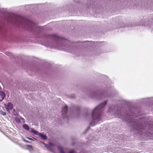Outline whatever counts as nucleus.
Wrapping results in <instances>:
<instances>
[{
    "mask_svg": "<svg viewBox=\"0 0 153 153\" xmlns=\"http://www.w3.org/2000/svg\"><path fill=\"white\" fill-rule=\"evenodd\" d=\"M6 17V21L7 25L4 30V33L2 32L1 20V38L3 35L6 37L10 36L12 31L11 27L13 26L20 32L27 31L31 33L39 39V40L41 42L42 45L47 47L50 46L51 48H59L72 52L75 50L74 45H72L74 42H72L56 34H45L44 33L41 28L36 27L32 21L29 22L19 21L11 16H7Z\"/></svg>",
    "mask_w": 153,
    "mask_h": 153,
    "instance_id": "f257e3e1",
    "label": "nucleus"
},
{
    "mask_svg": "<svg viewBox=\"0 0 153 153\" xmlns=\"http://www.w3.org/2000/svg\"><path fill=\"white\" fill-rule=\"evenodd\" d=\"M108 111L130 124L134 130L141 134L148 135L151 131H153V123L149 122L147 117L136 118L141 115L140 108L136 106L132 105L126 107L114 104L109 106Z\"/></svg>",
    "mask_w": 153,
    "mask_h": 153,
    "instance_id": "f03ea898",
    "label": "nucleus"
},
{
    "mask_svg": "<svg viewBox=\"0 0 153 153\" xmlns=\"http://www.w3.org/2000/svg\"><path fill=\"white\" fill-rule=\"evenodd\" d=\"M107 100H105L103 102L99 104L93 109L91 114L88 111L85 112L84 115L86 118H88L91 117V120L89 126L83 133V134H86L90 129V126H93L102 120V117L103 114V109L107 104Z\"/></svg>",
    "mask_w": 153,
    "mask_h": 153,
    "instance_id": "7ed1b4c3",
    "label": "nucleus"
},
{
    "mask_svg": "<svg viewBox=\"0 0 153 153\" xmlns=\"http://www.w3.org/2000/svg\"><path fill=\"white\" fill-rule=\"evenodd\" d=\"M85 94L90 97L96 100H101L106 97H111V94L110 93L107 88L100 89L97 87L87 89L85 91Z\"/></svg>",
    "mask_w": 153,
    "mask_h": 153,
    "instance_id": "20e7f679",
    "label": "nucleus"
},
{
    "mask_svg": "<svg viewBox=\"0 0 153 153\" xmlns=\"http://www.w3.org/2000/svg\"><path fill=\"white\" fill-rule=\"evenodd\" d=\"M27 73L30 71L39 74L43 76L44 74H48L51 71V65L47 62H43L40 65H28L26 68Z\"/></svg>",
    "mask_w": 153,
    "mask_h": 153,
    "instance_id": "39448f33",
    "label": "nucleus"
},
{
    "mask_svg": "<svg viewBox=\"0 0 153 153\" xmlns=\"http://www.w3.org/2000/svg\"><path fill=\"white\" fill-rule=\"evenodd\" d=\"M135 26L141 25L146 27L147 28L153 31V14L144 16L140 19L139 22L135 24Z\"/></svg>",
    "mask_w": 153,
    "mask_h": 153,
    "instance_id": "423d86ee",
    "label": "nucleus"
},
{
    "mask_svg": "<svg viewBox=\"0 0 153 153\" xmlns=\"http://www.w3.org/2000/svg\"><path fill=\"white\" fill-rule=\"evenodd\" d=\"M74 3V5H71L70 7V10H77L79 7L87 9L86 2H85V0H72Z\"/></svg>",
    "mask_w": 153,
    "mask_h": 153,
    "instance_id": "0eeeda50",
    "label": "nucleus"
},
{
    "mask_svg": "<svg viewBox=\"0 0 153 153\" xmlns=\"http://www.w3.org/2000/svg\"><path fill=\"white\" fill-rule=\"evenodd\" d=\"M93 42V41H84L83 42H74L72 44L73 45H74L75 47V50L78 48H85L88 47V46H91V42Z\"/></svg>",
    "mask_w": 153,
    "mask_h": 153,
    "instance_id": "6e6552de",
    "label": "nucleus"
},
{
    "mask_svg": "<svg viewBox=\"0 0 153 153\" xmlns=\"http://www.w3.org/2000/svg\"><path fill=\"white\" fill-rule=\"evenodd\" d=\"M86 6L88 8L100 9L102 7L99 3H98L97 1L94 0H87Z\"/></svg>",
    "mask_w": 153,
    "mask_h": 153,
    "instance_id": "1a4fd4ad",
    "label": "nucleus"
},
{
    "mask_svg": "<svg viewBox=\"0 0 153 153\" xmlns=\"http://www.w3.org/2000/svg\"><path fill=\"white\" fill-rule=\"evenodd\" d=\"M69 110L72 114H75L77 117L79 116L81 110L80 106L73 104L70 106Z\"/></svg>",
    "mask_w": 153,
    "mask_h": 153,
    "instance_id": "9d476101",
    "label": "nucleus"
},
{
    "mask_svg": "<svg viewBox=\"0 0 153 153\" xmlns=\"http://www.w3.org/2000/svg\"><path fill=\"white\" fill-rule=\"evenodd\" d=\"M30 132L36 135L41 137L42 139L46 140L47 139L46 135L44 134L43 133H40L38 131L35 130L34 128H31Z\"/></svg>",
    "mask_w": 153,
    "mask_h": 153,
    "instance_id": "9b49d317",
    "label": "nucleus"
},
{
    "mask_svg": "<svg viewBox=\"0 0 153 153\" xmlns=\"http://www.w3.org/2000/svg\"><path fill=\"white\" fill-rule=\"evenodd\" d=\"M143 5V6L148 10H153V0H147Z\"/></svg>",
    "mask_w": 153,
    "mask_h": 153,
    "instance_id": "f8f14e48",
    "label": "nucleus"
},
{
    "mask_svg": "<svg viewBox=\"0 0 153 153\" xmlns=\"http://www.w3.org/2000/svg\"><path fill=\"white\" fill-rule=\"evenodd\" d=\"M68 109V106L66 104H65L64 106L62 108V114L64 118H66L68 119V117L67 115Z\"/></svg>",
    "mask_w": 153,
    "mask_h": 153,
    "instance_id": "ddd939ff",
    "label": "nucleus"
},
{
    "mask_svg": "<svg viewBox=\"0 0 153 153\" xmlns=\"http://www.w3.org/2000/svg\"><path fill=\"white\" fill-rule=\"evenodd\" d=\"M143 100V102L146 104L149 105H153V97L151 98H146L142 99L141 100Z\"/></svg>",
    "mask_w": 153,
    "mask_h": 153,
    "instance_id": "4468645a",
    "label": "nucleus"
},
{
    "mask_svg": "<svg viewBox=\"0 0 153 153\" xmlns=\"http://www.w3.org/2000/svg\"><path fill=\"white\" fill-rule=\"evenodd\" d=\"M97 76H99L101 78L104 80L105 81L107 82V83L109 82L110 79L107 76L105 75L99 73H97Z\"/></svg>",
    "mask_w": 153,
    "mask_h": 153,
    "instance_id": "2eb2a0df",
    "label": "nucleus"
},
{
    "mask_svg": "<svg viewBox=\"0 0 153 153\" xmlns=\"http://www.w3.org/2000/svg\"><path fill=\"white\" fill-rule=\"evenodd\" d=\"M135 0H128V1H125V4L127 7H131L134 5L136 6V4H135L134 2Z\"/></svg>",
    "mask_w": 153,
    "mask_h": 153,
    "instance_id": "dca6fc26",
    "label": "nucleus"
},
{
    "mask_svg": "<svg viewBox=\"0 0 153 153\" xmlns=\"http://www.w3.org/2000/svg\"><path fill=\"white\" fill-rule=\"evenodd\" d=\"M58 148L60 153H76L75 151L73 149L70 150L68 153H67L64 151L63 148L60 146H58Z\"/></svg>",
    "mask_w": 153,
    "mask_h": 153,
    "instance_id": "f3484780",
    "label": "nucleus"
},
{
    "mask_svg": "<svg viewBox=\"0 0 153 153\" xmlns=\"http://www.w3.org/2000/svg\"><path fill=\"white\" fill-rule=\"evenodd\" d=\"M5 107L8 112L13 109V105L10 102H8L7 105H5Z\"/></svg>",
    "mask_w": 153,
    "mask_h": 153,
    "instance_id": "a211bd4d",
    "label": "nucleus"
},
{
    "mask_svg": "<svg viewBox=\"0 0 153 153\" xmlns=\"http://www.w3.org/2000/svg\"><path fill=\"white\" fill-rule=\"evenodd\" d=\"M105 83L104 85H102V87L101 88H99L100 89H104L103 88H105V89H106L107 88V89H108V91H109V92L111 94H112V92L111 91V88H110L107 85H105Z\"/></svg>",
    "mask_w": 153,
    "mask_h": 153,
    "instance_id": "6ab92c4d",
    "label": "nucleus"
},
{
    "mask_svg": "<svg viewBox=\"0 0 153 153\" xmlns=\"http://www.w3.org/2000/svg\"><path fill=\"white\" fill-rule=\"evenodd\" d=\"M119 101L121 103L124 105L128 104L130 103V102L129 101L125 100H119Z\"/></svg>",
    "mask_w": 153,
    "mask_h": 153,
    "instance_id": "aec40b11",
    "label": "nucleus"
},
{
    "mask_svg": "<svg viewBox=\"0 0 153 153\" xmlns=\"http://www.w3.org/2000/svg\"><path fill=\"white\" fill-rule=\"evenodd\" d=\"M6 97V94L3 91H1V102Z\"/></svg>",
    "mask_w": 153,
    "mask_h": 153,
    "instance_id": "412c9836",
    "label": "nucleus"
},
{
    "mask_svg": "<svg viewBox=\"0 0 153 153\" xmlns=\"http://www.w3.org/2000/svg\"><path fill=\"white\" fill-rule=\"evenodd\" d=\"M22 127L24 129L27 131L30 130V127L28 125L26 124H23Z\"/></svg>",
    "mask_w": 153,
    "mask_h": 153,
    "instance_id": "4be33fe9",
    "label": "nucleus"
},
{
    "mask_svg": "<svg viewBox=\"0 0 153 153\" xmlns=\"http://www.w3.org/2000/svg\"><path fill=\"white\" fill-rule=\"evenodd\" d=\"M1 14H3L5 15L7 13V11L6 9L3 8H1Z\"/></svg>",
    "mask_w": 153,
    "mask_h": 153,
    "instance_id": "5701e85b",
    "label": "nucleus"
},
{
    "mask_svg": "<svg viewBox=\"0 0 153 153\" xmlns=\"http://www.w3.org/2000/svg\"><path fill=\"white\" fill-rule=\"evenodd\" d=\"M116 25H117L116 27L114 28L115 29L120 28L122 27H126V25L125 24H123L122 25H120V24L119 23H117V24Z\"/></svg>",
    "mask_w": 153,
    "mask_h": 153,
    "instance_id": "b1692460",
    "label": "nucleus"
},
{
    "mask_svg": "<svg viewBox=\"0 0 153 153\" xmlns=\"http://www.w3.org/2000/svg\"><path fill=\"white\" fill-rule=\"evenodd\" d=\"M15 120L16 122L18 123H20L21 122V120L18 117H16L15 118Z\"/></svg>",
    "mask_w": 153,
    "mask_h": 153,
    "instance_id": "393cba45",
    "label": "nucleus"
},
{
    "mask_svg": "<svg viewBox=\"0 0 153 153\" xmlns=\"http://www.w3.org/2000/svg\"><path fill=\"white\" fill-rule=\"evenodd\" d=\"M13 114L15 116H18V113L16 111V110L14 109L13 110Z\"/></svg>",
    "mask_w": 153,
    "mask_h": 153,
    "instance_id": "a878e982",
    "label": "nucleus"
},
{
    "mask_svg": "<svg viewBox=\"0 0 153 153\" xmlns=\"http://www.w3.org/2000/svg\"><path fill=\"white\" fill-rule=\"evenodd\" d=\"M26 138L29 140H33V141H34L35 140H37L35 138L33 137V139L31 138L30 137H27Z\"/></svg>",
    "mask_w": 153,
    "mask_h": 153,
    "instance_id": "bb28decb",
    "label": "nucleus"
},
{
    "mask_svg": "<svg viewBox=\"0 0 153 153\" xmlns=\"http://www.w3.org/2000/svg\"><path fill=\"white\" fill-rule=\"evenodd\" d=\"M49 150L53 153H55L54 149L51 147H49V149H48Z\"/></svg>",
    "mask_w": 153,
    "mask_h": 153,
    "instance_id": "cd10ccee",
    "label": "nucleus"
},
{
    "mask_svg": "<svg viewBox=\"0 0 153 153\" xmlns=\"http://www.w3.org/2000/svg\"><path fill=\"white\" fill-rule=\"evenodd\" d=\"M26 146L27 147H30L31 149H32V150H33V146H32L30 145L27 144L26 145Z\"/></svg>",
    "mask_w": 153,
    "mask_h": 153,
    "instance_id": "c85d7f7f",
    "label": "nucleus"
},
{
    "mask_svg": "<svg viewBox=\"0 0 153 153\" xmlns=\"http://www.w3.org/2000/svg\"><path fill=\"white\" fill-rule=\"evenodd\" d=\"M1 114L3 115H5L6 114V113L5 112H4L2 110H1Z\"/></svg>",
    "mask_w": 153,
    "mask_h": 153,
    "instance_id": "c756f323",
    "label": "nucleus"
},
{
    "mask_svg": "<svg viewBox=\"0 0 153 153\" xmlns=\"http://www.w3.org/2000/svg\"><path fill=\"white\" fill-rule=\"evenodd\" d=\"M23 140L25 142H27V143H31V142H30V141H29L26 140L25 138H23Z\"/></svg>",
    "mask_w": 153,
    "mask_h": 153,
    "instance_id": "7c9ffc66",
    "label": "nucleus"
},
{
    "mask_svg": "<svg viewBox=\"0 0 153 153\" xmlns=\"http://www.w3.org/2000/svg\"><path fill=\"white\" fill-rule=\"evenodd\" d=\"M44 146L45 148H47L48 149H49L50 146H48L47 144H45Z\"/></svg>",
    "mask_w": 153,
    "mask_h": 153,
    "instance_id": "2f4dec72",
    "label": "nucleus"
},
{
    "mask_svg": "<svg viewBox=\"0 0 153 153\" xmlns=\"http://www.w3.org/2000/svg\"><path fill=\"white\" fill-rule=\"evenodd\" d=\"M75 144V142H72V145H74Z\"/></svg>",
    "mask_w": 153,
    "mask_h": 153,
    "instance_id": "473e14b6",
    "label": "nucleus"
},
{
    "mask_svg": "<svg viewBox=\"0 0 153 153\" xmlns=\"http://www.w3.org/2000/svg\"><path fill=\"white\" fill-rule=\"evenodd\" d=\"M40 143H42V144H44V145H45V144H46L45 143L42 142V141H40Z\"/></svg>",
    "mask_w": 153,
    "mask_h": 153,
    "instance_id": "72a5a7b5",
    "label": "nucleus"
},
{
    "mask_svg": "<svg viewBox=\"0 0 153 153\" xmlns=\"http://www.w3.org/2000/svg\"><path fill=\"white\" fill-rule=\"evenodd\" d=\"M51 145H53V146H54V144L53 143H51Z\"/></svg>",
    "mask_w": 153,
    "mask_h": 153,
    "instance_id": "f704fd0d",
    "label": "nucleus"
},
{
    "mask_svg": "<svg viewBox=\"0 0 153 153\" xmlns=\"http://www.w3.org/2000/svg\"><path fill=\"white\" fill-rule=\"evenodd\" d=\"M21 119L22 120H24V119L22 117H21Z\"/></svg>",
    "mask_w": 153,
    "mask_h": 153,
    "instance_id": "c9c22d12",
    "label": "nucleus"
},
{
    "mask_svg": "<svg viewBox=\"0 0 153 153\" xmlns=\"http://www.w3.org/2000/svg\"><path fill=\"white\" fill-rule=\"evenodd\" d=\"M131 27H133V25H131Z\"/></svg>",
    "mask_w": 153,
    "mask_h": 153,
    "instance_id": "e433bc0d",
    "label": "nucleus"
},
{
    "mask_svg": "<svg viewBox=\"0 0 153 153\" xmlns=\"http://www.w3.org/2000/svg\"><path fill=\"white\" fill-rule=\"evenodd\" d=\"M72 140H73V138H72Z\"/></svg>",
    "mask_w": 153,
    "mask_h": 153,
    "instance_id": "4c0bfd02",
    "label": "nucleus"
},
{
    "mask_svg": "<svg viewBox=\"0 0 153 153\" xmlns=\"http://www.w3.org/2000/svg\"><path fill=\"white\" fill-rule=\"evenodd\" d=\"M1 55L2 54V53H0Z\"/></svg>",
    "mask_w": 153,
    "mask_h": 153,
    "instance_id": "58836bf2",
    "label": "nucleus"
},
{
    "mask_svg": "<svg viewBox=\"0 0 153 153\" xmlns=\"http://www.w3.org/2000/svg\"><path fill=\"white\" fill-rule=\"evenodd\" d=\"M1 55L2 54V53H0Z\"/></svg>",
    "mask_w": 153,
    "mask_h": 153,
    "instance_id": "ea45409f",
    "label": "nucleus"
},
{
    "mask_svg": "<svg viewBox=\"0 0 153 153\" xmlns=\"http://www.w3.org/2000/svg\"><path fill=\"white\" fill-rule=\"evenodd\" d=\"M55 153H56L55 152Z\"/></svg>",
    "mask_w": 153,
    "mask_h": 153,
    "instance_id": "a19ab883",
    "label": "nucleus"
}]
</instances>
